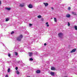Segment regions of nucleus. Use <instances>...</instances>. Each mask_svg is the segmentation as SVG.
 <instances>
[{"mask_svg":"<svg viewBox=\"0 0 77 77\" xmlns=\"http://www.w3.org/2000/svg\"><path fill=\"white\" fill-rule=\"evenodd\" d=\"M43 4L45 5V7H46V6H48V3H44Z\"/></svg>","mask_w":77,"mask_h":77,"instance_id":"4","label":"nucleus"},{"mask_svg":"<svg viewBox=\"0 0 77 77\" xmlns=\"http://www.w3.org/2000/svg\"><path fill=\"white\" fill-rule=\"evenodd\" d=\"M50 74L51 75H52V76H54V72H50Z\"/></svg>","mask_w":77,"mask_h":77,"instance_id":"7","label":"nucleus"},{"mask_svg":"<svg viewBox=\"0 0 77 77\" xmlns=\"http://www.w3.org/2000/svg\"><path fill=\"white\" fill-rule=\"evenodd\" d=\"M26 77H30V76H27Z\"/></svg>","mask_w":77,"mask_h":77,"instance_id":"40","label":"nucleus"},{"mask_svg":"<svg viewBox=\"0 0 77 77\" xmlns=\"http://www.w3.org/2000/svg\"><path fill=\"white\" fill-rule=\"evenodd\" d=\"M29 60H30L31 61H32V60H33V58H31L29 59Z\"/></svg>","mask_w":77,"mask_h":77,"instance_id":"21","label":"nucleus"},{"mask_svg":"<svg viewBox=\"0 0 77 77\" xmlns=\"http://www.w3.org/2000/svg\"><path fill=\"white\" fill-rule=\"evenodd\" d=\"M2 4V3L1 2V1H0V5Z\"/></svg>","mask_w":77,"mask_h":77,"instance_id":"38","label":"nucleus"},{"mask_svg":"<svg viewBox=\"0 0 77 77\" xmlns=\"http://www.w3.org/2000/svg\"><path fill=\"white\" fill-rule=\"evenodd\" d=\"M76 50V49H73L71 51V53H73V52H75V51Z\"/></svg>","mask_w":77,"mask_h":77,"instance_id":"10","label":"nucleus"},{"mask_svg":"<svg viewBox=\"0 0 77 77\" xmlns=\"http://www.w3.org/2000/svg\"><path fill=\"white\" fill-rule=\"evenodd\" d=\"M6 9L8 11H10L11 10V8H6Z\"/></svg>","mask_w":77,"mask_h":77,"instance_id":"17","label":"nucleus"},{"mask_svg":"<svg viewBox=\"0 0 77 77\" xmlns=\"http://www.w3.org/2000/svg\"><path fill=\"white\" fill-rule=\"evenodd\" d=\"M68 26H70V24L69 23V22H68Z\"/></svg>","mask_w":77,"mask_h":77,"instance_id":"25","label":"nucleus"},{"mask_svg":"<svg viewBox=\"0 0 77 77\" xmlns=\"http://www.w3.org/2000/svg\"><path fill=\"white\" fill-rule=\"evenodd\" d=\"M16 73L17 74H19L20 73V72H19L17 70L16 72Z\"/></svg>","mask_w":77,"mask_h":77,"instance_id":"20","label":"nucleus"},{"mask_svg":"<svg viewBox=\"0 0 77 77\" xmlns=\"http://www.w3.org/2000/svg\"><path fill=\"white\" fill-rule=\"evenodd\" d=\"M44 45L45 46L46 45H47V44H46V43H45L44 44Z\"/></svg>","mask_w":77,"mask_h":77,"instance_id":"35","label":"nucleus"},{"mask_svg":"<svg viewBox=\"0 0 77 77\" xmlns=\"http://www.w3.org/2000/svg\"><path fill=\"white\" fill-rule=\"evenodd\" d=\"M1 44H3V46H4L5 47V45H4V44H3V43H2V42H1Z\"/></svg>","mask_w":77,"mask_h":77,"instance_id":"27","label":"nucleus"},{"mask_svg":"<svg viewBox=\"0 0 77 77\" xmlns=\"http://www.w3.org/2000/svg\"><path fill=\"white\" fill-rule=\"evenodd\" d=\"M46 26L47 27H49V25L48 24L47 25H46Z\"/></svg>","mask_w":77,"mask_h":77,"instance_id":"30","label":"nucleus"},{"mask_svg":"<svg viewBox=\"0 0 77 77\" xmlns=\"http://www.w3.org/2000/svg\"><path fill=\"white\" fill-rule=\"evenodd\" d=\"M58 36L60 38H62L63 36V34L62 32L59 33L58 34Z\"/></svg>","mask_w":77,"mask_h":77,"instance_id":"3","label":"nucleus"},{"mask_svg":"<svg viewBox=\"0 0 77 77\" xmlns=\"http://www.w3.org/2000/svg\"><path fill=\"white\" fill-rule=\"evenodd\" d=\"M48 24V22H47L46 23V25H47V24Z\"/></svg>","mask_w":77,"mask_h":77,"instance_id":"31","label":"nucleus"},{"mask_svg":"<svg viewBox=\"0 0 77 77\" xmlns=\"http://www.w3.org/2000/svg\"><path fill=\"white\" fill-rule=\"evenodd\" d=\"M54 22L56 23H57V19H56V18L54 17Z\"/></svg>","mask_w":77,"mask_h":77,"instance_id":"14","label":"nucleus"},{"mask_svg":"<svg viewBox=\"0 0 77 77\" xmlns=\"http://www.w3.org/2000/svg\"><path fill=\"white\" fill-rule=\"evenodd\" d=\"M75 30H77V26H75Z\"/></svg>","mask_w":77,"mask_h":77,"instance_id":"23","label":"nucleus"},{"mask_svg":"<svg viewBox=\"0 0 77 77\" xmlns=\"http://www.w3.org/2000/svg\"><path fill=\"white\" fill-rule=\"evenodd\" d=\"M2 28H5L6 27H7V25H6V24H2Z\"/></svg>","mask_w":77,"mask_h":77,"instance_id":"2","label":"nucleus"},{"mask_svg":"<svg viewBox=\"0 0 77 77\" xmlns=\"http://www.w3.org/2000/svg\"><path fill=\"white\" fill-rule=\"evenodd\" d=\"M23 38V35H20L19 36H18L17 38V40L18 41H21V39Z\"/></svg>","mask_w":77,"mask_h":77,"instance_id":"1","label":"nucleus"},{"mask_svg":"<svg viewBox=\"0 0 77 77\" xmlns=\"http://www.w3.org/2000/svg\"><path fill=\"white\" fill-rule=\"evenodd\" d=\"M24 65H25V64H24Z\"/></svg>","mask_w":77,"mask_h":77,"instance_id":"42","label":"nucleus"},{"mask_svg":"<svg viewBox=\"0 0 77 77\" xmlns=\"http://www.w3.org/2000/svg\"><path fill=\"white\" fill-rule=\"evenodd\" d=\"M70 9H71V8H70V7H69L68 10H70Z\"/></svg>","mask_w":77,"mask_h":77,"instance_id":"29","label":"nucleus"},{"mask_svg":"<svg viewBox=\"0 0 77 77\" xmlns=\"http://www.w3.org/2000/svg\"><path fill=\"white\" fill-rule=\"evenodd\" d=\"M24 6V3L21 4L20 5V7H23V6Z\"/></svg>","mask_w":77,"mask_h":77,"instance_id":"6","label":"nucleus"},{"mask_svg":"<svg viewBox=\"0 0 77 77\" xmlns=\"http://www.w3.org/2000/svg\"><path fill=\"white\" fill-rule=\"evenodd\" d=\"M31 44H32V43L31 42Z\"/></svg>","mask_w":77,"mask_h":77,"instance_id":"41","label":"nucleus"},{"mask_svg":"<svg viewBox=\"0 0 77 77\" xmlns=\"http://www.w3.org/2000/svg\"><path fill=\"white\" fill-rule=\"evenodd\" d=\"M51 70H56V68L54 67H52L51 68Z\"/></svg>","mask_w":77,"mask_h":77,"instance_id":"9","label":"nucleus"},{"mask_svg":"<svg viewBox=\"0 0 77 77\" xmlns=\"http://www.w3.org/2000/svg\"><path fill=\"white\" fill-rule=\"evenodd\" d=\"M16 70H17L18 69V68L17 67H16L15 68Z\"/></svg>","mask_w":77,"mask_h":77,"instance_id":"33","label":"nucleus"},{"mask_svg":"<svg viewBox=\"0 0 77 77\" xmlns=\"http://www.w3.org/2000/svg\"><path fill=\"white\" fill-rule=\"evenodd\" d=\"M51 9H52V10H54V8H53V7H51Z\"/></svg>","mask_w":77,"mask_h":77,"instance_id":"32","label":"nucleus"},{"mask_svg":"<svg viewBox=\"0 0 77 77\" xmlns=\"http://www.w3.org/2000/svg\"><path fill=\"white\" fill-rule=\"evenodd\" d=\"M40 72H41V71L39 70H38L36 71V73L38 74L39 73H40Z\"/></svg>","mask_w":77,"mask_h":77,"instance_id":"13","label":"nucleus"},{"mask_svg":"<svg viewBox=\"0 0 77 77\" xmlns=\"http://www.w3.org/2000/svg\"><path fill=\"white\" fill-rule=\"evenodd\" d=\"M72 14H73V15H77V14H76V13L74 12H72Z\"/></svg>","mask_w":77,"mask_h":77,"instance_id":"11","label":"nucleus"},{"mask_svg":"<svg viewBox=\"0 0 77 77\" xmlns=\"http://www.w3.org/2000/svg\"><path fill=\"white\" fill-rule=\"evenodd\" d=\"M37 17L38 18H41V15L38 16Z\"/></svg>","mask_w":77,"mask_h":77,"instance_id":"18","label":"nucleus"},{"mask_svg":"<svg viewBox=\"0 0 77 77\" xmlns=\"http://www.w3.org/2000/svg\"><path fill=\"white\" fill-rule=\"evenodd\" d=\"M37 54H38V53H37L36 52H35L34 53V55H37Z\"/></svg>","mask_w":77,"mask_h":77,"instance_id":"19","label":"nucleus"},{"mask_svg":"<svg viewBox=\"0 0 77 77\" xmlns=\"http://www.w3.org/2000/svg\"><path fill=\"white\" fill-rule=\"evenodd\" d=\"M8 56H9V57H11V54H8Z\"/></svg>","mask_w":77,"mask_h":77,"instance_id":"26","label":"nucleus"},{"mask_svg":"<svg viewBox=\"0 0 77 77\" xmlns=\"http://www.w3.org/2000/svg\"><path fill=\"white\" fill-rule=\"evenodd\" d=\"M29 8H33V6L31 4H29L28 6Z\"/></svg>","mask_w":77,"mask_h":77,"instance_id":"5","label":"nucleus"},{"mask_svg":"<svg viewBox=\"0 0 77 77\" xmlns=\"http://www.w3.org/2000/svg\"><path fill=\"white\" fill-rule=\"evenodd\" d=\"M15 54L16 56H17V55H18V53H17V52H15Z\"/></svg>","mask_w":77,"mask_h":77,"instance_id":"24","label":"nucleus"},{"mask_svg":"<svg viewBox=\"0 0 77 77\" xmlns=\"http://www.w3.org/2000/svg\"><path fill=\"white\" fill-rule=\"evenodd\" d=\"M9 20V18H7L5 19L6 21H8Z\"/></svg>","mask_w":77,"mask_h":77,"instance_id":"15","label":"nucleus"},{"mask_svg":"<svg viewBox=\"0 0 77 77\" xmlns=\"http://www.w3.org/2000/svg\"><path fill=\"white\" fill-rule=\"evenodd\" d=\"M29 26H32V24H31V23H29Z\"/></svg>","mask_w":77,"mask_h":77,"instance_id":"28","label":"nucleus"},{"mask_svg":"<svg viewBox=\"0 0 77 77\" xmlns=\"http://www.w3.org/2000/svg\"><path fill=\"white\" fill-rule=\"evenodd\" d=\"M37 55H37V56H38V55H39V53H37Z\"/></svg>","mask_w":77,"mask_h":77,"instance_id":"37","label":"nucleus"},{"mask_svg":"<svg viewBox=\"0 0 77 77\" xmlns=\"http://www.w3.org/2000/svg\"><path fill=\"white\" fill-rule=\"evenodd\" d=\"M14 31H13L11 32V35H13V34H14Z\"/></svg>","mask_w":77,"mask_h":77,"instance_id":"22","label":"nucleus"},{"mask_svg":"<svg viewBox=\"0 0 77 77\" xmlns=\"http://www.w3.org/2000/svg\"><path fill=\"white\" fill-rule=\"evenodd\" d=\"M41 20L42 21H44V19H43V18H42V19H41Z\"/></svg>","mask_w":77,"mask_h":77,"instance_id":"34","label":"nucleus"},{"mask_svg":"<svg viewBox=\"0 0 77 77\" xmlns=\"http://www.w3.org/2000/svg\"><path fill=\"white\" fill-rule=\"evenodd\" d=\"M5 77H8V75H6Z\"/></svg>","mask_w":77,"mask_h":77,"instance_id":"36","label":"nucleus"},{"mask_svg":"<svg viewBox=\"0 0 77 77\" xmlns=\"http://www.w3.org/2000/svg\"><path fill=\"white\" fill-rule=\"evenodd\" d=\"M29 56H30V57H31V56H32V54H33V53H32V52H29Z\"/></svg>","mask_w":77,"mask_h":77,"instance_id":"8","label":"nucleus"},{"mask_svg":"<svg viewBox=\"0 0 77 77\" xmlns=\"http://www.w3.org/2000/svg\"><path fill=\"white\" fill-rule=\"evenodd\" d=\"M20 61H18V63H20Z\"/></svg>","mask_w":77,"mask_h":77,"instance_id":"39","label":"nucleus"},{"mask_svg":"<svg viewBox=\"0 0 77 77\" xmlns=\"http://www.w3.org/2000/svg\"><path fill=\"white\" fill-rule=\"evenodd\" d=\"M66 17L67 18H69V17H70V15L69 14H67L66 15Z\"/></svg>","mask_w":77,"mask_h":77,"instance_id":"12","label":"nucleus"},{"mask_svg":"<svg viewBox=\"0 0 77 77\" xmlns=\"http://www.w3.org/2000/svg\"><path fill=\"white\" fill-rule=\"evenodd\" d=\"M10 71H11V69H10V68L8 69V72H10Z\"/></svg>","mask_w":77,"mask_h":77,"instance_id":"16","label":"nucleus"}]
</instances>
